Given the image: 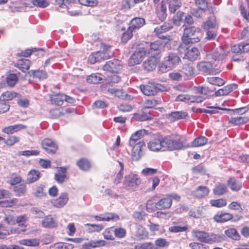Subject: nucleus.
I'll return each instance as SVG.
<instances>
[{
  "label": "nucleus",
  "mask_w": 249,
  "mask_h": 249,
  "mask_svg": "<svg viewBox=\"0 0 249 249\" xmlns=\"http://www.w3.org/2000/svg\"><path fill=\"white\" fill-rule=\"evenodd\" d=\"M17 93L16 92L6 91L3 93L0 97L1 101H10L17 96Z\"/></svg>",
  "instance_id": "obj_51"
},
{
  "label": "nucleus",
  "mask_w": 249,
  "mask_h": 249,
  "mask_svg": "<svg viewBox=\"0 0 249 249\" xmlns=\"http://www.w3.org/2000/svg\"><path fill=\"white\" fill-rule=\"evenodd\" d=\"M19 141V137L16 136H10L4 141V143L7 146H12L15 144L18 143Z\"/></svg>",
  "instance_id": "obj_52"
},
{
  "label": "nucleus",
  "mask_w": 249,
  "mask_h": 249,
  "mask_svg": "<svg viewBox=\"0 0 249 249\" xmlns=\"http://www.w3.org/2000/svg\"><path fill=\"white\" fill-rule=\"evenodd\" d=\"M172 205V199L169 197L162 198L155 203L156 209L161 210L168 209Z\"/></svg>",
  "instance_id": "obj_22"
},
{
  "label": "nucleus",
  "mask_w": 249,
  "mask_h": 249,
  "mask_svg": "<svg viewBox=\"0 0 249 249\" xmlns=\"http://www.w3.org/2000/svg\"><path fill=\"white\" fill-rule=\"evenodd\" d=\"M133 118L137 121H144L151 119L149 114L143 111L135 113Z\"/></svg>",
  "instance_id": "obj_36"
},
{
  "label": "nucleus",
  "mask_w": 249,
  "mask_h": 249,
  "mask_svg": "<svg viewBox=\"0 0 249 249\" xmlns=\"http://www.w3.org/2000/svg\"><path fill=\"white\" fill-rule=\"evenodd\" d=\"M32 4L39 7L45 8L49 5V2L46 0H33Z\"/></svg>",
  "instance_id": "obj_61"
},
{
  "label": "nucleus",
  "mask_w": 249,
  "mask_h": 249,
  "mask_svg": "<svg viewBox=\"0 0 249 249\" xmlns=\"http://www.w3.org/2000/svg\"><path fill=\"white\" fill-rule=\"evenodd\" d=\"M141 184V179L136 175L130 174L124 177V184L126 189L135 191Z\"/></svg>",
  "instance_id": "obj_6"
},
{
  "label": "nucleus",
  "mask_w": 249,
  "mask_h": 249,
  "mask_svg": "<svg viewBox=\"0 0 249 249\" xmlns=\"http://www.w3.org/2000/svg\"><path fill=\"white\" fill-rule=\"evenodd\" d=\"M237 85L236 84H233L231 85H229L223 87L222 89H220L217 90L215 92V94L216 96H224L228 95L234 89H236L237 88Z\"/></svg>",
  "instance_id": "obj_26"
},
{
  "label": "nucleus",
  "mask_w": 249,
  "mask_h": 249,
  "mask_svg": "<svg viewBox=\"0 0 249 249\" xmlns=\"http://www.w3.org/2000/svg\"><path fill=\"white\" fill-rule=\"evenodd\" d=\"M181 5L180 0H171L169 3V9L171 13H174Z\"/></svg>",
  "instance_id": "obj_40"
},
{
  "label": "nucleus",
  "mask_w": 249,
  "mask_h": 249,
  "mask_svg": "<svg viewBox=\"0 0 249 249\" xmlns=\"http://www.w3.org/2000/svg\"><path fill=\"white\" fill-rule=\"evenodd\" d=\"M207 139L204 136H200L195 139L192 142V146L195 147L201 146L207 143Z\"/></svg>",
  "instance_id": "obj_49"
},
{
  "label": "nucleus",
  "mask_w": 249,
  "mask_h": 249,
  "mask_svg": "<svg viewBox=\"0 0 249 249\" xmlns=\"http://www.w3.org/2000/svg\"><path fill=\"white\" fill-rule=\"evenodd\" d=\"M199 54V52L197 48L193 47L191 49L187 51L185 56L190 60L193 61L196 59Z\"/></svg>",
  "instance_id": "obj_34"
},
{
  "label": "nucleus",
  "mask_w": 249,
  "mask_h": 249,
  "mask_svg": "<svg viewBox=\"0 0 249 249\" xmlns=\"http://www.w3.org/2000/svg\"><path fill=\"white\" fill-rule=\"evenodd\" d=\"M113 231L111 228L107 229L103 232V235L105 239L107 240H113L114 239L113 235Z\"/></svg>",
  "instance_id": "obj_62"
},
{
  "label": "nucleus",
  "mask_w": 249,
  "mask_h": 249,
  "mask_svg": "<svg viewBox=\"0 0 249 249\" xmlns=\"http://www.w3.org/2000/svg\"><path fill=\"white\" fill-rule=\"evenodd\" d=\"M187 113L183 111H173L167 115V118L170 122H175L185 118Z\"/></svg>",
  "instance_id": "obj_24"
},
{
  "label": "nucleus",
  "mask_w": 249,
  "mask_h": 249,
  "mask_svg": "<svg viewBox=\"0 0 249 249\" xmlns=\"http://www.w3.org/2000/svg\"><path fill=\"white\" fill-rule=\"evenodd\" d=\"M26 128L27 126L25 125L18 124L5 127L2 129V131L7 134H12Z\"/></svg>",
  "instance_id": "obj_21"
},
{
  "label": "nucleus",
  "mask_w": 249,
  "mask_h": 249,
  "mask_svg": "<svg viewBox=\"0 0 249 249\" xmlns=\"http://www.w3.org/2000/svg\"><path fill=\"white\" fill-rule=\"evenodd\" d=\"M67 169L64 167L59 168L60 172L55 175V179L58 183H62L67 178L66 175Z\"/></svg>",
  "instance_id": "obj_37"
},
{
  "label": "nucleus",
  "mask_w": 249,
  "mask_h": 249,
  "mask_svg": "<svg viewBox=\"0 0 249 249\" xmlns=\"http://www.w3.org/2000/svg\"><path fill=\"white\" fill-rule=\"evenodd\" d=\"M205 98L202 96H194L189 94L178 95L176 99V101H182L186 103H201L204 100Z\"/></svg>",
  "instance_id": "obj_11"
},
{
  "label": "nucleus",
  "mask_w": 249,
  "mask_h": 249,
  "mask_svg": "<svg viewBox=\"0 0 249 249\" xmlns=\"http://www.w3.org/2000/svg\"><path fill=\"white\" fill-rule=\"evenodd\" d=\"M41 144L43 149L48 153H54L57 149V145L51 139H45Z\"/></svg>",
  "instance_id": "obj_16"
},
{
  "label": "nucleus",
  "mask_w": 249,
  "mask_h": 249,
  "mask_svg": "<svg viewBox=\"0 0 249 249\" xmlns=\"http://www.w3.org/2000/svg\"><path fill=\"white\" fill-rule=\"evenodd\" d=\"M182 72L187 77L192 76L194 73V67L192 64H184L182 67Z\"/></svg>",
  "instance_id": "obj_48"
},
{
  "label": "nucleus",
  "mask_w": 249,
  "mask_h": 249,
  "mask_svg": "<svg viewBox=\"0 0 249 249\" xmlns=\"http://www.w3.org/2000/svg\"><path fill=\"white\" fill-rule=\"evenodd\" d=\"M172 28V26L167 23H164L162 25L156 28L154 30V32L157 36H160V34L168 31Z\"/></svg>",
  "instance_id": "obj_42"
},
{
  "label": "nucleus",
  "mask_w": 249,
  "mask_h": 249,
  "mask_svg": "<svg viewBox=\"0 0 249 249\" xmlns=\"http://www.w3.org/2000/svg\"><path fill=\"white\" fill-rule=\"evenodd\" d=\"M134 249H155L153 244L150 242H146L138 244L135 246Z\"/></svg>",
  "instance_id": "obj_60"
},
{
  "label": "nucleus",
  "mask_w": 249,
  "mask_h": 249,
  "mask_svg": "<svg viewBox=\"0 0 249 249\" xmlns=\"http://www.w3.org/2000/svg\"><path fill=\"white\" fill-rule=\"evenodd\" d=\"M102 80V75L99 73H92L87 77V82L93 84L99 83Z\"/></svg>",
  "instance_id": "obj_38"
},
{
  "label": "nucleus",
  "mask_w": 249,
  "mask_h": 249,
  "mask_svg": "<svg viewBox=\"0 0 249 249\" xmlns=\"http://www.w3.org/2000/svg\"><path fill=\"white\" fill-rule=\"evenodd\" d=\"M73 245L65 243H57L52 245L50 249H72Z\"/></svg>",
  "instance_id": "obj_43"
},
{
  "label": "nucleus",
  "mask_w": 249,
  "mask_h": 249,
  "mask_svg": "<svg viewBox=\"0 0 249 249\" xmlns=\"http://www.w3.org/2000/svg\"><path fill=\"white\" fill-rule=\"evenodd\" d=\"M207 82L212 85L217 86H223L225 83V81L223 79L218 77H208Z\"/></svg>",
  "instance_id": "obj_46"
},
{
  "label": "nucleus",
  "mask_w": 249,
  "mask_h": 249,
  "mask_svg": "<svg viewBox=\"0 0 249 249\" xmlns=\"http://www.w3.org/2000/svg\"><path fill=\"white\" fill-rule=\"evenodd\" d=\"M210 203L213 207L221 208L227 205V201L225 199L220 198L217 199H212L210 200Z\"/></svg>",
  "instance_id": "obj_45"
},
{
  "label": "nucleus",
  "mask_w": 249,
  "mask_h": 249,
  "mask_svg": "<svg viewBox=\"0 0 249 249\" xmlns=\"http://www.w3.org/2000/svg\"><path fill=\"white\" fill-rule=\"evenodd\" d=\"M18 80V78L16 74L11 73L9 74L6 78L7 84L10 87H13Z\"/></svg>",
  "instance_id": "obj_53"
},
{
  "label": "nucleus",
  "mask_w": 249,
  "mask_h": 249,
  "mask_svg": "<svg viewBox=\"0 0 249 249\" xmlns=\"http://www.w3.org/2000/svg\"><path fill=\"white\" fill-rule=\"evenodd\" d=\"M85 226L87 227L89 232H99L103 229V226L101 224H85Z\"/></svg>",
  "instance_id": "obj_41"
},
{
  "label": "nucleus",
  "mask_w": 249,
  "mask_h": 249,
  "mask_svg": "<svg viewBox=\"0 0 249 249\" xmlns=\"http://www.w3.org/2000/svg\"><path fill=\"white\" fill-rule=\"evenodd\" d=\"M44 186L43 185H39L37 186L35 189L34 193V196L36 197H42L46 195L44 192Z\"/></svg>",
  "instance_id": "obj_55"
},
{
  "label": "nucleus",
  "mask_w": 249,
  "mask_h": 249,
  "mask_svg": "<svg viewBox=\"0 0 249 249\" xmlns=\"http://www.w3.org/2000/svg\"><path fill=\"white\" fill-rule=\"evenodd\" d=\"M122 69L121 62L114 59L111 61H108L103 66L104 71H108L112 73L117 72Z\"/></svg>",
  "instance_id": "obj_12"
},
{
  "label": "nucleus",
  "mask_w": 249,
  "mask_h": 249,
  "mask_svg": "<svg viewBox=\"0 0 249 249\" xmlns=\"http://www.w3.org/2000/svg\"><path fill=\"white\" fill-rule=\"evenodd\" d=\"M145 146L143 141H141L136 145L130 146L132 148L131 150V158L133 160L138 161L142 156V148Z\"/></svg>",
  "instance_id": "obj_10"
},
{
  "label": "nucleus",
  "mask_w": 249,
  "mask_h": 249,
  "mask_svg": "<svg viewBox=\"0 0 249 249\" xmlns=\"http://www.w3.org/2000/svg\"><path fill=\"white\" fill-rule=\"evenodd\" d=\"M181 61L180 58L175 53H169L164 57L162 63L159 66V71L166 72L175 68Z\"/></svg>",
  "instance_id": "obj_4"
},
{
  "label": "nucleus",
  "mask_w": 249,
  "mask_h": 249,
  "mask_svg": "<svg viewBox=\"0 0 249 249\" xmlns=\"http://www.w3.org/2000/svg\"><path fill=\"white\" fill-rule=\"evenodd\" d=\"M184 14L183 12L179 11L174 17L173 22L176 25L179 26L180 25V22L184 18Z\"/></svg>",
  "instance_id": "obj_59"
},
{
  "label": "nucleus",
  "mask_w": 249,
  "mask_h": 249,
  "mask_svg": "<svg viewBox=\"0 0 249 249\" xmlns=\"http://www.w3.org/2000/svg\"><path fill=\"white\" fill-rule=\"evenodd\" d=\"M185 141V138L179 135L165 137L162 138L163 151L181 149Z\"/></svg>",
  "instance_id": "obj_1"
},
{
  "label": "nucleus",
  "mask_w": 249,
  "mask_h": 249,
  "mask_svg": "<svg viewBox=\"0 0 249 249\" xmlns=\"http://www.w3.org/2000/svg\"><path fill=\"white\" fill-rule=\"evenodd\" d=\"M228 185L233 191H237L242 187L241 182L235 178H230L228 180Z\"/></svg>",
  "instance_id": "obj_33"
},
{
  "label": "nucleus",
  "mask_w": 249,
  "mask_h": 249,
  "mask_svg": "<svg viewBox=\"0 0 249 249\" xmlns=\"http://www.w3.org/2000/svg\"><path fill=\"white\" fill-rule=\"evenodd\" d=\"M147 134L145 129H141L132 134L129 140V146L137 144L141 140L140 139Z\"/></svg>",
  "instance_id": "obj_15"
},
{
  "label": "nucleus",
  "mask_w": 249,
  "mask_h": 249,
  "mask_svg": "<svg viewBox=\"0 0 249 249\" xmlns=\"http://www.w3.org/2000/svg\"><path fill=\"white\" fill-rule=\"evenodd\" d=\"M55 4L60 8L65 9L71 16L77 15L79 12L77 10H70L71 8L75 7L76 0H54Z\"/></svg>",
  "instance_id": "obj_7"
},
{
  "label": "nucleus",
  "mask_w": 249,
  "mask_h": 249,
  "mask_svg": "<svg viewBox=\"0 0 249 249\" xmlns=\"http://www.w3.org/2000/svg\"><path fill=\"white\" fill-rule=\"evenodd\" d=\"M64 95L58 94L56 95H52L51 97V100L52 103L57 105H61L62 104L64 100Z\"/></svg>",
  "instance_id": "obj_57"
},
{
  "label": "nucleus",
  "mask_w": 249,
  "mask_h": 249,
  "mask_svg": "<svg viewBox=\"0 0 249 249\" xmlns=\"http://www.w3.org/2000/svg\"><path fill=\"white\" fill-rule=\"evenodd\" d=\"M147 54V50L141 48L136 51L131 56L129 60V64L133 66L140 63Z\"/></svg>",
  "instance_id": "obj_9"
},
{
  "label": "nucleus",
  "mask_w": 249,
  "mask_h": 249,
  "mask_svg": "<svg viewBox=\"0 0 249 249\" xmlns=\"http://www.w3.org/2000/svg\"><path fill=\"white\" fill-rule=\"evenodd\" d=\"M233 218L231 214L228 213H217L213 217L215 221L218 223H224L231 220Z\"/></svg>",
  "instance_id": "obj_25"
},
{
  "label": "nucleus",
  "mask_w": 249,
  "mask_h": 249,
  "mask_svg": "<svg viewBox=\"0 0 249 249\" xmlns=\"http://www.w3.org/2000/svg\"><path fill=\"white\" fill-rule=\"evenodd\" d=\"M94 217L97 221H109L111 220H117L119 219L118 215L112 213H107L100 215H95Z\"/></svg>",
  "instance_id": "obj_27"
},
{
  "label": "nucleus",
  "mask_w": 249,
  "mask_h": 249,
  "mask_svg": "<svg viewBox=\"0 0 249 249\" xmlns=\"http://www.w3.org/2000/svg\"><path fill=\"white\" fill-rule=\"evenodd\" d=\"M132 32L131 28H128L127 31L124 32L122 36V41L126 42L132 36Z\"/></svg>",
  "instance_id": "obj_64"
},
{
  "label": "nucleus",
  "mask_w": 249,
  "mask_h": 249,
  "mask_svg": "<svg viewBox=\"0 0 249 249\" xmlns=\"http://www.w3.org/2000/svg\"><path fill=\"white\" fill-rule=\"evenodd\" d=\"M192 236L200 242L208 244L221 242L224 240V235L211 234L198 230H194L192 231Z\"/></svg>",
  "instance_id": "obj_2"
},
{
  "label": "nucleus",
  "mask_w": 249,
  "mask_h": 249,
  "mask_svg": "<svg viewBox=\"0 0 249 249\" xmlns=\"http://www.w3.org/2000/svg\"><path fill=\"white\" fill-rule=\"evenodd\" d=\"M148 149L152 151H163L162 139H154L147 144Z\"/></svg>",
  "instance_id": "obj_20"
},
{
  "label": "nucleus",
  "mask_w": 249,
  "mask_h": 249,
  "mask_svg": "<svg viewBox=\"0 0 249 249\" xmlns=\"http://www.w3.org/2000/svg\"><path fill=\"white\" fill-rule=\"evenodd\" d=\"M15 192L17 193V196H21L23 195L26 191V187L24 184H19L16 186Z\"/></svg>",
  "instance_id": "obj_63"
},
{
  "label": "nucleus",
  "mask_w": 249,
  "mask_h": 249,
  "mask_svg": "<svg viewBox=\"0 0 249 249\" xmlns=\"http://www.w3.org/2000/svg\"><path fill=\"white\" fill-rule=\"evenodd\" d=\"M77 165L80 169L87 170L90 167L89 162L86 159H82L77 162Z\"/></svg>",
  "instance_id": "obj_50"
},
{
  "label": "nucleus",
  "mask_w": 249,
  "mask_h": 249,
  "mask_svg": "<svg viewBox=\"0 0 249 249\" xmlns=\"http://www.w3.org/2000/svg\"><path fill=\"white\" fill-rule=\"evenodd\" d=\"M227 191V188L224 184H218L213 189V193L217 195H222Z\"/></svg>",
  "instance_id": "obj_54"
},
{
  "label": "nucleus",
  "mask_w": 249,
  "mask_h": 249,
  "mask_svg": "<svg viewBox=\"0 0 249 249\" xmlns=\"http://www.w3.org/2000/svg\"><path fill=\"white\" fill-rule=\"evenodd\" d=\"M160 85L157 84L155 85L153 84H149V85H142L140 86V89L142 92L147 96H154L156 95L158 90L166 91L167 89L165 88L160 89Z\"/></svg>",
  "instance_id": "obj_8"
},
{
  "label": "nucleus",
  "mask_w": 249,
  "mask_h": 249,
  "mask_svg": "<svg viewBox=\"0 0 249 249\" xmlns=\"http://www.w3.org/2000/svg\"><path fill=\"white\" fill-rule=\"evenodd\" d=\"M18 199L16 198L5 200L0 201V206L2 207H12L17 205Z\"/></svg>",
  "instance_id": "obj_44"
},
{
  "label": "nucleus",
  "mask_w": 249,
  "mask_h": 249,
  "mask_svg": "<svg viewBox=\"0 0 249 249\" xmlns=\"http://www.w3.org/2000/svg\"><path fill=\"white\" fill-rule=\"evenodd\" d=\"M40 177V173L38 171L31 170L27 175V180L29 183H33L37 180Z\"/></svg>",
  "instance_id": "obj_32"
},
{
  "label": "nucleus",
  "mask_w": 249,
  "mask_h": 249,
  "mask_svg": "<svg viewBox=\"0 0 249 249\" xmlns=\"http://www.w3.org/2000/svg\"><path fill=\"white\" fill-rule=\"evenodd\" d=\"M197 67L200 71L204 72H208L212 69V65L208 62H202L199 63Z\"/></svg>",
  "instance_id": "obj_47"
},
{
  "label": "nucleus",
  "mask_w": 249,
  "mask_h": 249,
  "mask_svg": "<svg viewBox=\"0 0 249 249\" xmlns=\"http://www.w3.org/2000/svg\"><path fill=\"white\" fill-rule=\"evenodd\" d=\"M184 28V33L182 36V41L184 43H194L198 42L200 39L199 37L193 38L192 36L196 32V27L192 26L187 27L185 25L183 26Z\"/></svg>",
  "instance_id": "obj_5"
},
{
  "label": "nucleus",
  "mask_w": 249,
  "mask_h": 249,
  "mask_svg": "<svg viewBox=\"0 0 249 249\" xmlns=\"http://www.w3.org/2000/svg\"><path fill=\"white\" fill-rule=\"evenodd\" d=\"M106 242L103 240H91L82 245L84 249H92V248H99L106 245Z\"/></svg>",
  "instance_id": "obj_23"
},
{
  "label": "nucleus",
  "mask_w": 249,
  "mask_h": 249,
  "mask_svg": "<svg viewBox=\"0 0 249 249\" xmlns=\"http://www.w3.org/2000/svg\"><path fill=\"white\" fill-rule=\"evenodd\" d=\"M69 195L66 192L62 193L57 198L51 200L52 204L55 207L60 208L63 207L69 200Z\"/></svg>",
  "instance_id": "obj_13"
},
{
  "label": "nucleus",
  "mask_w": 249,
  "mask_h": 249,
  "mask_svg": "<svg viewBox=\"0 0 249 249\" xmlns=\"http://www.w3.org/2000/svg\"><path fill=\"white\" fill-rule=\"evenodd\" d=\"M229 52L230 49L227 47H219L212 53L211 56L214 60L219 61L224 59Z\"/></svg>",
  "instance_id": "obj_14"
},
{
  "label": "nucleus",
  "mask_w": 249,
  "mask_h": 249,
  "mask_svg": "<svg viewBox=\"0 0 249 249\" xmlns=\"http://www.w3.org/2000/svg\"><path fill=\"white\" fill-rule=\"evenodd\" d=\"M202 27L204 30L217 29L215 17L214 16L210 17L208 20L203 23Z\"/></svg>",
  "instance_id": "obj_31"
},
{
  "label": "nucleus",
  "mask_w": 249,
  "mask_h": 249,
  "mask_svg": "<svg viewBox=\"0 0 249 249\" xmlns=\"http://www.w3.org/2000/svg\"><path fill=\"white\" fill-rule=\"evenodd\" d=\"M225 234L233 240H238L240 239V236L236 230L234 228H230L225 231Z\"/></svg>",
  "instance_id": "obj_39"
},
{
  "label": "nucleus",
  "mask_w": 249,
  "mask_h": 249,
  "mask_svg": "<svg viewBox=\"0 0 249 249\" xmlns=\"http://www.w3.org/2000/svg\"><path fill=\"white\" fill-rule=\"evenodd\" d=\"M160 57L155 56H149V58L144 62L143 66L144 68L148 71H152L154 70L158 62Z\"/></svg>",
  "instance_id": "obj_17"
},
{
  "label": "nucleus",
  "mask_w": 249,
  "mask_h": 249,
  "mask_svg": "<svg viewBox=\"0 0 249 249\" xmlns=\"http://www.w3.org/2000/svg\"><path fill=\"white\" fill-rule=\"evenodd\" d=\"M162 46V44L159 41L152 43L150 44V48L148 50H146L147 53L149 56L160 57L159 55Z\"/></svg>",
  "instance_id": "obj_19"
},
{
  "label": "nucleus",
  "mask_w": 249,
  "mask_h": 249,
  "mask_svg": "<svg viewBox=\"0 0 249 249\" xmlns=\"http://www.w3.org/2000/svg\"><path fill=\"white\" fill-rule=\"evenodd\" d=\"M240 9L243 17L249 21V0H247V6L243 7L241 5Z\"/></svg>",
  "instance_id": "obj_56"
},
{
  "label": "nucleus",
  "mask_w": 249,
  "mask_h": 249,
  "mask_svg": "<svg viewBox=\"0 0 249 249\" xmlns=\"http://www.w3.org/2000/svg\"><path fill=\"white\" fill-rule=\"evenodd\" d=\"M249 119L247 117H231L229 119V123L231 124L234 125H240L244 124L249 121Z\"/></svg>",
  "instance_id": "obj_30"
},
{
  "label": "nucleus",
  "mask_w": 249,
  "mask_h": 249,
  "mask_svg": "<svg viewBox=\"0 0 249 249\" xmlns=\"http://www.w3.org/2000/svg\"><path fill=\"white\" fill-rule=\"evenodd\" d=\"M102 51L92 53L88 58V60L91 64H94L97 62L109 58L113 55V52L111 51V46L104 43L101 44Z\"/></svg>",
  "instance_id": "obj_3"
},
{
  "label": "nucleus",
  "mask_w": 249,
  "mask_h": 249,
  "mask_svg": "<svg viewBox=\"0 0 249 249\" xmlns=\"http://www.w3.org/2000/svg\"><path fill=\"white\" fill-rule=\"evenodd\" d=\"M156 6V13L161 21H163L166 18V5L163 0L160 3H157Z\"/></svg>",
  "instance_id": "obj_18"
},
{
  "label": "nucleus",
  "mask_w": 249,
  "mask_h": 249,
  "mask_svg": "<svg viewBox=\"0 0 249 249\" xmlns=\"http://www.w3.org/2000/svg\"><path fill=\"white\" fill-rule=\"evenodd\" d=\"M42 227L46 228H53L57 227V223L51 215H48L42 221Z\"/></svg>",
  "instance_id": "obj_28"
},
{
  "label": "nucleus",
  "mask_w": 249,
  "mask_h": 249,
  "mask_svg": "<svg viewBox=\"0 0 249 249\" xmlns=\"http://www.w3.org/2000/svg\"><path fill=\"white\" fill-rule=\"evenodd\" d=\"M209 193V189L205 186H199L194 192V195L199 198L208 195Z\"/></svg>",
  "instance_id": "obj_35"
},
{
  "label": "nucleus",
  "mask_w": 249,
  "mask_h": 249,
  "mask_svg": "<svg viewBox=\"0 0 249 249\" xmlns=\"http://www.w3.org/2000/svg\"><path fill=\"white\" fill-rule=\"evenodd\" d=\"M145 24V19L143 18H135L131 21L130 26L129 27L131 28L133 31L135 29H138L141 28Z\"/></svg>",
  "instance_id": "obj_29"
},
{
  "label": "nucleus",
  "mask_w": 249,
  "mask_h": 249,
  "mask_svg": "<svg viewBox=\"0 0 249 249\" xmlns=\"http://www.w3.org/2000/svg\"><path fill=\"white\" fill-rule=\"evenodd\" d=\"M108 92L119 98H124L125 95V93L122 90L116 89H108Z\"/></svg>",
  "instance_id": "obj_58"
}]
</instances>
